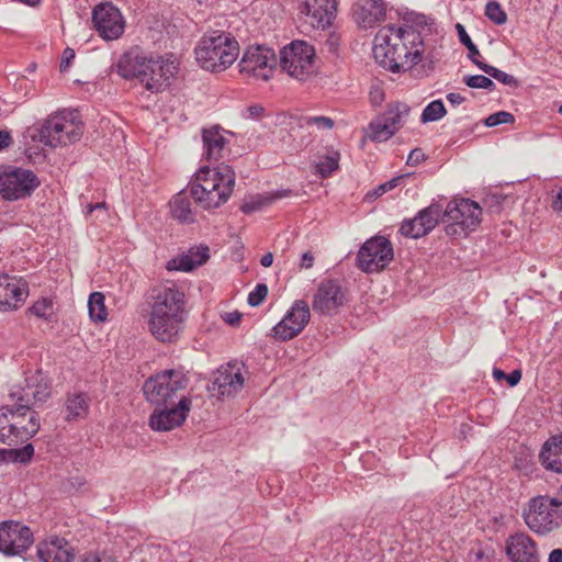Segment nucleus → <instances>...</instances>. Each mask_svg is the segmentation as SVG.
Instances as JSON below:
<instances>
[{
	"label": "nucleus",
	"instance_id": "24",
	"mask_svg": "<svg viewBox=\"0 0 562 562\" xmlns=\"http://www.w3.org/2000/svg\"><path fill=\"white\" fill-rule=\"evenodd\" d=\"M37 557L41 562H71L74 550L67 540L53 537L37 544Z\"/></svg>",
	"mask_w": 562,
	"mask_h": 562
},
{
	"label": "nucleus",
	"instance_id": "17",
	"mask_svg": "<svg viewBox=\"0 0 562 562\" xmlns=\"http://www.w3.org/2000/svg\"><path fill=\"white\" fill-rule=\"evenodd\" d=\"M33 543L31 529L18 521L0 524V552L5 557H15L25 552Z\"/></svg>",
	"mask_w": 562,
	"mask_h": 562
},
{
	"label": "nucleus",
	"instance_id": "38",
	"mask_svg": "<svg viewBox=\"0 0 562 562\" xmlns=\"http://www.w3.org/2000/svg\"><path fill=\"white\" fill-rule=\"evenodd\" d=\"M370 130L371 138L378 142H385L395 134L393 128L385 122V120H383L382 116L371 122Z\"/></svg>",
	"mask_w": 562,
	"mask_h": 562
},
{
	"label": "nucleus",
	"instance_id": "28",
	"mask_svg": "<svg viewBox=\"0 0 562 562\" xmlns=\"http://www.w3.org/2000/svg\"><path fill=\"white\" fill-rule=\"evenodd\" d=\"M186 191H180L170 200V214L173 220L181 224H192L195 222V213Z\"/></svg>",
	"mask_w": 562,
	"mask_h": 562
},
{
	"label": "nucleus",
	"instance_id": "58",
	"mask_svg": "<svg viewBox=\"0 0 562 562\" xmlns=\"http://www.w3.org/2000/svg\"><path fill=\"white\" fill-rule=\"evenodd\" d=\"M447 100L452 105H459V104H461L465 100V98L462 97L460 93L451 92V93L447 94Z\"/></svg>",
	"mask_w": 562,
	"mask_h": 562
},
{
	"label": "nucleus",
	"instance_id": "34",
	"mask_svg": "<svg viewBox=\"0 0 562 562\" xmlns=\"http://www.w3.org/2000/svg\"><path fill=\"white\" fill-rule=\"evenodd\" d=\"M105 297L101 292H93L88 300L89 315L93 322H104L106 319Z\"/></svg>",
	"mask_w": 562,
	"mask_h": 562
},
{
	"label": "nucleus",
	"instance_id": "40",
	"mask_svg": "<svg viewBox=\"0 0 562 562\" xmlns=\"http://www.w3.org/2000/svg\"><path fill=\"white\" fill-rule=\"evenodd\" d=\"M456 29L458 31L459 40L460 42L468 48L469 50V58L476 65V63H483L479 59L480 52L475 44L472 42L471 37L467 33L464 26L460 23L456 25Z\"/></svg>",
	"mask_w": 562,
	"mask_h": 562
},
{
	"label": "nucleus",
	"instance_id": "61",
	"mask_svg": "<svg viewBox=\"0 0 562 562\" xmlns=\"http://www.w3.org/2000/svg\"><path fill=\"white\" fill-rule=\"evenodd\" d=\"M106 204L105 202H98V203H89L87 206H86V213L87 214H91L93 211L95 210H102V209H105Z\"/></svg>",
	"mask_w": 562,
	"mask_h": 562
},
{
	"label": "nucleus",
	"instance_id": "4",
	"mask_svg": "<svg viewBox=\"0 0 562 562\" xmlns=\"http://www.w3.org/2000/svg\"><path fill=\"white\" fill-rule=\"evenodd\" d=\"M235 171L228 165L202 167L190 182V195L204 210L217 209L228 201L235 186Z\"/></svg>",
	"mask_w": 562,
	"mask_h": 562
},
{
	"label": "nucleus",
	"instance_id": "57",
	"mask_svg": "<svg viewBox=\"0 0 562 562\" xmlns=\"http://www.w3.org/2000/svg\"><path fill=\"white\" fill-rule=\"evenodd\" d=\"M263 112V108L260 105H250L247 108L248 117L257 119L259 117Z\"/></svg>",
	"mask_w": 562,
	"mask_h": 562
},
{
	"label": "nucleus",
	"instance_id": "20",
	"mask_svg": "<svg viewBox=\"0 0 562 562\" xmlns=\"http://www.w3.org/2000/svg\"><path fill=\"white\" fill-rule=\"evenodd\" d=\"M190 408L191 400L187 396L181 397L177 406L171 408L158 406L149 417V426L156 431H169L186 420Z\"/></svg>",
	"mask_w": 562,
	"mask_h": 562
},
{
	"label": "nucleus",
	"instance_id": "22",
	"mask_svg": "<svg viewBox=\"0 0 562 562\" xmlns=\"http://www.w3.org/2000/svg\"><path fill=\"white\" fill-rule=\"evenodd\" d=\"M29 295L27 282L9 274L0 276V311H15Z\"/></svg>",
	"mask_w": 562,
	"mask_h": 562
},
{
	"label": "nucleus",
	"instance_id": "18",
	"mask_svg": "<svg viewBox=\"0 0 562 562\" xmlns=\"http://www.w3.org/2000/svg\"><path fill=\"white\" fill-rule=\"evenodd\" d=\"M92 22L99 35L105 41L121 37L125 21L117 8L111 3H101L92 12Z\"/></svg>",
	"mask_w": 562,
	"mask_h": 562
},
{
	"label": "nucleus",
	"instance_id": "35",
	"mask_svg": "<svg viewBox=\"0 0 562 562\" xmlns=\"http://www.w3.org/2000/svg\"><path fill=\"white\" fill-rule=\"evenodd\" d=\"M29 313L38 318L50 322L55 316L54 302L49 297H41L29 308Z\"/></svg>",
	"mask_w": 562,
	"mask_h": 562
},
{
	"label": "nucleus",
	"instance_id": "44",
	"mask_svg": "<svg viewBox=\"0 0 562 562\" xmlns=\"http://www.w3.org/2000/svg\"><path fill=\"white\" fill-rule=\"evenodd\" d=\"M464 82L470 88L487 89L491 91L495 89V83L493 80L483 75L467 76L464 77Z\"/></svg>",
	"mask_w": 562,
	"mask_h": 562
},
{
	"label": "nucleus",
	"instance_id": "6",
	"mask_svg": "<svg viewBox=\"0 0 562 562\" xmlns=\"http://www.w3.org/2000/svg\"><path fill=\"white\" fill-rule=\"evenodd\" d=\"M83 124L76 111L61 110L50 114L38 128V138L49 147L66 146L78 142Z\"/></svg>",
	"mask_w": 562,
	"mask_h": 562
},
{
	"label": "nucleus",
	"instance_id": "30",
	"mask_svg": "<svg viewBox=\"0 0 562 562\" xmlns=\"http://www.w3.org/2000/svg\"><path fill=\"white\" fill-rule=\"evenodd\" d=\"M90 400L85 393L68 394L65 402V419L75 422L85 419L89 415Z\"/></svg>",
	"mask_w": 562,
	"mask_h": 562
},
{
	"label": "nucleus",
	"instance_id": "23",
	"mask_svg": "<svg viewBox=\"0 0 562 562\" xmlns=\"http://www.w3.org/2000/svg\"><path fill=\"white\" fill-rule=\"evenodd\" d=\"M505 550L512 562H539L538 547L525 532H516L506 540Z\"/></svg>",
	"mask_w": 562,
	"mask_h": 562
},
{
	"label": "nucleus",
	"instance_id": "63",
	"mask_svg": "<svg viewBox=\"0 0 562 562\" xmlns=\"http://www.w3.org/2000/svg\"><path fill=\"white\" fill-rule=\"evenodd\" d=\"M493 375L496 380L506 379V373L499 369H494Z\"/></svg>",
	"mask_w": 562,
	"mask_h": 562
},
{
	"label": "nucleus",
	"instance_id": "12",
	"mask_svg": "<svg viewBox=\"0 0 562 562\" xmlns=\"http://www.w3.org/2000/svg\"><path fill=\"white\" fill-rule=\"evenodd\" d=\"M394 258L392 243L376 235L366 240L357 254V267L366 273L384 270Z\"/></svg>",
	"mask_w": 562,
	"mask_h": 562
},
{
	"label": "nucleus",
	"instance_id": "26",
	"mask_svg": "<svg viewBox=\"0 0 562 562\" xmlns=\"http://www.w3.org/2000/svg\"><path fill=\"white\" fill-rule=\"evenodd\" d=\"M356 22L364 27H373L385 16L383 0H359L353 7Z\"/></svg>",
	"mask_w": 562,
	"mask_h": 562
},
{
	"label": "nucleus",
	"instance_id": "2",
	"mask_svg": "<svg viewBox=\"0 0 562 562\" xmlns=\"http://www.w3.org/2000/svg\"><path fill=\"white\" fill-rule=\"evenodd\" d=\"M424 42L413 26L385 25L374 37L373 56L385 69L401 72L422 60Z\"/></svg>",
	"mask_w": 562,
	"mask_h": 562
},
{
	"label": "nucleus",
	"instance_id": "45",
	"mask_svg": "<svg viewBox=\"0 0 562 562\" xmlns=\"http://www.w3.org/2000/svg\"><path fill=\"white\" fill-rule=\"evenodd\" d=\"M8 453L13 462L27 463L34 454V447L32 443H27L21 449L9 450Z\"/></svg>",
	"mask_w": 562,
	"mask_h": 562
},
{
	"label": "nucleus",
	"instance_id": "32",
	"mask_svg": "<svg viewBox=\"0 0 562 562\" xmlns=\"http://www.w3.org/2000/svg\"><path fill=\"white\" fill-rule=\"evenodd\" d=\"M409 111L411 108L407 104L396 102L390 104L386 111L381 116L396 133L402 127L404 120L409 114Z\"/></svg>",
	"mask_w": 562,
	"mask_h": 562
},
{
	"label": "nucleus",
	"instance_id": "7",
	"mask_svg": "<svg viewBox=\"0 0 562 562\" xmlns=\"http://www.w3.org/2000/svg\"><path fill=\"white\" fill-rule=\"evenodd\" d=\"M522 518L531 531L538 535L550 533L562 526V504L555 496H535L524 509Z\"/></svg>",
	"mask_w": 562,
	"mask_h": 562
},
{
	"label": "nucleus",
	"instance_id": "48",
	"mask_svg": "<svg viewBox=\"0 0 562 562\" xmlns=\"http://www.w3.org/2000/svg\"><path fill=\"white\" fill-rule=\"evenodd\" d=\"M268 294V286L265 283H259L256 285L255 290L251 291L248 295V304L250 306L260 305Z\"/></svg>",
	"mask_w": 562,
	"mask_h": 562
},
{
	"label": "nucleus",
	"instance_id": "29",
	"mask_svg": "<svg viewBox=\"0 0 562 562\" xmlns=\"http://www.w3.org/2000/svg\"><path fill=\"white\" fill-rule=\"evenodd\" d=\"M202 140L204 147L203 157L210 161H217L227 145V139L217 128H209L203 130Z\"/></svg>",
	"mask_w": 562,
	"mask_h": 562
},
{
	"label": "nucleus",
	"instance_id": "8",
	"mask_svg": "<svg viewBox=\"0 0 562 562\" xmlns=\"http://www.w3.org/2000/svg\"><path fill=\"white\" fill-rule=\"evenodd\" d=\"M481 217V206L470 199L454 200L442 207V223L449 236H467L479 226Z\"/></svg>",
	"mask_w": 562,
	"mask_h": 562
},
{
	"label": "nucleus",
	"instance_id": "16",
	"mask_svg": "<svg viewBox=\"0 0 562 562\" xmlns=\"http://www.w3.org/2000/svg\"><path fill=\"white\" fill-rule=\"evenodd\" d=\"M311 319V311L306 301L296 300L283 318L271 329V336L279 341H288L297 337Z\"/></svg>",
	"mask_w": 562,
	"mask_h": 562
},
{
	"label": "nucleus",
	"instance_id": "27",
	"mask_svg": "<svg viewBox=\"0 0 562 562\" xmlns=\"http://www.w3.org/2000/svg\"><path fill=\"white\" fill-rule=\"evenodd\" d=\"M209 257V247L199 246L191 248L188 254L169 261L167 268L169 270L191 271L206 262Z\"/></svg>",
	"mask_w": 562,
	"mask_h": 562
},
{
	"label": "nucleus",
	"instance_id": "46",
	"mask_svg": "<svg viewBox=\"0 0 562 562\" xmlns=\"http://www.w3.org/2000/svg\"><path fill=\"white\" fill-rule=\"evenodd\" d=\"M304 123L307 126H315L317 130H331L335 124L330 117L323 115L305 116Z\"/></svg>",
	"mask_w": 562,
	"mask_h": 562
},
{
	"label": "nucleus",
	"instance_id": "31",
	"mask_svg": "<svg viewBox=\"0 0 562 562\" xmlns=\"http://www.w3.org/2000/svg\"><path fill=\"white\" fill-rule=\"evenodd\" d=\"M290 194L289 190L283 191H276L270 194H257L254 196H250L248 200H246L243 205L240 206V210L245 214H251L254 212L260 211L263 207L270 205L272 202H274L278 199H282L284 196H288Z\"/></svg>",
	"mask_w": 562,
	"mask_h": 562
},
{
	"label": "nucleus",
	"instance_id": "56",
	"mask_svg": "<svg viewBox=\"0 0 562 562\" xmlns=\"http://www.w3.org/2000/svg\"><path fill=\"white\" fill-rule=\"evenodd\" d=\"M506 380L510 386H515L521 380V372L519 370H514L509 374H506Z\"/></svg>",
	"mask_w": 562,
	"mask_h": 562
},
{
	"label": "nucleus",
	"instance_id": "15",
	"mask_svg": "<svg viewBox=\"0 0 562 562\" xmlns=\"http://www.w3.org/2000/svg\"><path fill=\"white\" fill-rule=\"evenodd\" d=\"M278 64L274 52L263 45L250 46L239 61L243 75L267 81L271 78Z\"/></svg>",
	"mask_w": 562,
	"mask_h": 562
},
{
	"label": "nucleus",
	"instance_id": "14",
	"mask_svg": "<svg viewBox=\"0 0 562 562\" xmlns=\"http://www.w3.org/2000/svg\"><path fill=\"white\" fill-rule=\"evenodd\" d=\"M348 302V291L337 279H325L319 282L313 294L312 307L315 313L333 316L339 313Z\"/></svg>",
	"mask_w": 562,
	"mask_h": 562
},
{
	"label": "nucleus",
	"instance_id": "51",
	"mask_svg": "<svg viewBox=\"0 0 562 562\" xmlns=\"http://www.w3.org/2000/svg\"><path fill=\"white\" fill-rule=\"evenodd\" d=\"M82 562H116L112 557L106 554H89Z\"/></svg>",
	"mask_w": 562,
	"mask_h": 562
},
{
	"label": "nucleus",
	"instance_id": "21",
	"mask_svg": "<svg viewBox=\"0 0 562 562\" xmlns=\"http://www.w3.org/2000/svg\"><path fill=\"white\" fill-rule=\"evenodd\" d=\"M300 12L312 27L325 30L336 18L337 0H303Z\"/></svg>",
	"mask_w": 562,
	"mask_h": 562
},
{
	"label": "nucleus",
	"instance_id": "60",
	"mask_svg": "<svg viewBox=\"0 0 562 562\" xmlns=\"http://www.w3.org/2000/svg\"><path fill=\"white\" fill-rule=\"evenodd\" d=\"M548 562H562V549H554L550 552Z\"/></svg>",
	"mask_w": 562,
	"mask_h": 562
},
{
	"label": "nucleus",
	"instance_id": "10",
	"mask_svg": "<svg viewBox=\"0 0 562 562\" xmlns=\"http://www.w3.org/2000/svg\"><path fill=\"white\" fill-rule=\"evenodd\" d=\"M41 186L33 170L3 166L0 168V198L5 201H19L30 198Z\"/></svg>",
	"mask_w": 562,
	"mask_h": 562
},
{
	"label": "nucleus",
	"instance_id": "5",
	"mask_svg": "<svg viewBox=\"0 0 562 562\" xmlns=\"http://www.w3.org/2000/svg\"><path fill=\"white\" fill-rule=\"evenodd\" d=\"M194 52L195 59L203 69L223 71L237 59L239 44L233 34L215 30L201 37Z\"/></svg>",
	"mask_w": 562,
	"mask_h": 562
},
{
	"label": "nucleus",
	"instance_id": "37",
	"mask_svg": "<svg viewBox=\"0 0 562 562\" xmlns=\"http://www.w3.org/2000/svg\"><path fill=\"white\" fill-rule=\"evenodd\" d=\"M476 67L505 86L515 88L519 86V81L514 76L506 74L505 71L499 70L494 66L485 63H476Z\"/></svg>",
	"mask_w": 562,
	"mask_h": 562
},
{
	"label": "nucleus",
	"instance_id": "55",
	"mask_svg": "<svg viewBox=\"0 0 562 562\" xmlns=\"http://www.w3.org/2000/svg\"><path fill=\"white\" fill-rule=\"evenodd\" d=\"M12 143V137L10 132L0 131V150L9 147Z\"/></svg>",
	"mask_w": 562,
	"mask_h": 562
},
{
	"label": "nucleus",
	"instance_id": "3",
	"mask_svg": "<svg viewBox=\"0 0 562 562\" xmlns=\"http://www.w3.org/2000/svg\"><path fill=\"white\" fill-rule=\"evenodd\" d=\"M178 66V59L173 54L154 55L132 49L120 57L116 71L122 78H135L146 90L159 93L170 86Z\"/></svg>",
	"mask_w": 562,
	"mask_h": 562
},
{
	"label": "nucleus",
	"instance_id": "42",
	"mask_svg": "<svg viewBox=\"0 0 562 562\" xmlns=\"http://www.w3.org/2000/svg\"><path fill=\"white\" fill-rule=\"evenodd\" d=\"M486 16L497 25H502L506 22L507 15L502 9L501 4L496 1L487 2L485 7Z\"/></svg>",
	"mask_w": 562,
	"mask_h": 562
},
{
	"label": "nucleus",
	"instance_id": "64",
	"mask_svg": "<svg viewBox=\"0 0 562 562\" xmlns=\"http://www.w3.org/2000/svg\"><path fill=\"white\" fill-rule=\"evenodd\" d=\"M380 97H381L380 94H379V95H373V94H372V99H373V101H374V102H376V103L381 101V98H380Z\"/></svg>",
	"mask_w": 562,
	"mask_h": 562
},
{
	"label": "nucleus",
	"instance_id": "9",
	"mask_svg": "<svg viewBox=\"0 0 562 562\" xmlns=\"http://www.w3.org/2000/svg\"><path fill=\"white\" fill-rule=\"evenodd\" d=\"M279 64L282 71L304 81L316 72L315 49L306 42L294 41L280 50Z\"/></svg>",
	"mask_w": 562,
	"mask_h": 562
},
{
	"label": "nucleus",
	"instance_id": "13",
	"mask_svg": "<svg viewBox=\"0 0 562 562\" xmlns=\"http://www.w3.org/2000/svg\"><path fill=\"white\" fill-rule=\"evenodd\" d=\"M186 385L187 381L182 372L165 370L146 380L143 390L149 402L161 406L171 401L176 393L183 390Z\"/></svg>",
	"mask_w": 562,
	"mask_h": 562
},
{
	"label": "nucleus",
	"instance_id": "1",
	"mask_svg": "<svg viewBox=\"0 0 562 562\" xmlns=\"http://www.w3.org/2000/svg\"><path fill=\"white\" fill-rule=\"evenodd\" d=\"M148 305L149 333L160 342H176L183 331L187 316L184 293L172 282L158 284L151 289Z\"/></svg>",
	"mask_w": 562,
	"mask_h": 562
},
{
	"label": "nucleus",
	"instance_id": "39",
	"mask_svg": "<svg viewBox=\"0 0 562 562\" xmlns=\"http://www.w3.org/2000/svg\"><path fill=\"white\" fill-rule=\"evenodd\" d=\"M447 111L441 100L431 101L424 109L420 120L423 123L435 122L442 119Z\"/></svg>",
	"mask_w": 562,
	"mask_h": 562
},
{
	"label": "nucleus",
	"instance_id": "49",
	"mask_svg": "<svg viewBox=\"0 0 562 562\" xmlns=\"http://www.w3.org/2000/svg\"><path fill=\"white\" fill-rule=\"evenodd\" d=\"M425 157L426 156H425L423 149L415 148L409 153L406 164L409 166H417L418 164H420L422 161L425 160Z\"/></svg>",
	"mask_w": 562,
	"mask_h": 562
},
{
	"label": "nucleus",
	"instance_id": "43",
	"mask_svg": "<svg viewBox=\"0 0 562 562\" xmlns=\"http://www.w3.org/2000/svg\"><path fill=\"white\" fill-rule=\"evenodd\" d=\"M338 154L334 153L330 156L323 157L316 165L319 175L325 178L328 177L333 171L338 169Z\"/></svg>",
	"mask_w": 562,
	"mask_h": 562
},
{
	"label": "nucleus",
	"instance_id": "52",
	"mask_svg": "<svg viewBox=\"0 0 562 562\" xmlns=\"http://www.w3.org/2000/svg\"><path fill=\"white\" fill-rule=\"evenodd\" d=\"M223 319L231 326H237L241 319V314L237 311L229 312L223 316Z\"/></svg>",
	"mask_w": 562,
	"mask_h": 562
},
{
	"label": "nucleus",
	"instance_id": "19",
	"mask_svg": "<svg viewBox=\"0 0 562 562\" xmlns=\"http://www.w3.org/2000/svg\"><path fill=\"white\" fill-rule=\"evenodd\" d=\"M244 364L238 361L221 366L214 373L210 390L222 397L237 394L244 387Z\"/></svg>",
	"mask_w": 562,
	"mask_h": 562
},
{
	"label": "nucleus",
	"instance_id": "54",
	"mask_svg": "<svg viewBox=\"0 0 562 562\" xmlns=\"http://www.w3.org/2000/svg\"><path fill=\"white\" fill-rule=\"evenodd\" d=\"M402 179V177H397V178H393L392 180L381 184L379 188H378V192L379 194H383L392 189H394L398 181Z\"/></svg>",
	"mask_w": 562,
	"mask_h": 562
},
{
	"label": "nucleus",
	"instance_id": "41",
	"mask_svg": "<svg viewBox=\"0 0 562 562\" xmlns=\"http://www.w3.org/2000/svg\"><path fill=\"white\" fill-rule=\"evenodd\" d=\"M417 216L412 220H405L400 228V233L408 238H419L425 236V229H422Z\"/></svg>",
	"mask_w": 562,
	"mask_h": 562
},
{
	"label": "nucleus",
	"instance_id": "25",
	"mask_svg": "<svg viewBox=\"0 0 562 562\" xmlns=\"http://www.w3.org/2000/svg\"><path fill=\"white\" fill-rule=\"evenodd\" d=\"M538 458L547 471L562 473V431L550 436L542 443Z\"/></svg>",
	"mask_w": 562,
	"mask_h": 562
},
{
	"label": "nucleus",
	"instance_id": "33",
	"mask_svg": "<svg viewBox=\"0 0 562 562\" xmlns=\"http://www.w3.org/2000/svg\"><path fill=\"white\" fill-rule=\"evenodd\" d=\"M420 222L422 229H425V235L431 232L439 221L442 222V206L439 203H431L429 206L423 209L416 215Z\"/></svg>",
	"mask_w": 562,
	"mask_h": 562
},
{
	"label": "nucleus",
	"instance_id": "36",
	"mask_svg": "<svg viewBox=\"0 0 562 562\" xmlns=\"http://www.w3.org/2000/svg\"><path fill=\"white\" fill-rule=\"evenodd\" d=\"M13 411V403L7 404L0 408V441L3 443H12L11 430V413Z\"/></svg>",
	"mask_w": 562,
	"mask_h": 562
},
{
	"label": "nucleus",
	"instance_id": "53",
	"mask_svg": "<svg viewBox=\"0 0 562 562\" xmlns=\"http://www.w3.org/2000/svg\"><path fill=\"white\" fill-rule=\"evenodd\" d=\"M314 265V256L311 251H306L301 257L300 267L302 269H310Z\"/></svg>",
	"mask_w": 562,
	"mask_h": 562
},
{
	"label": "nucleus",
	"instance_id": "59",
	"mask_svg": "<svg viewBox=\"0 0 562 562\" xmlns=\"http://www.w3.org/2000/svg\"><path fill=\"white\" fill-rule=\"evenodd\" d=\"M552 209L557 212H562V188L555 195L553 202H552Z\"/></svg>",
	"mask_w": 562,
	"mask_h": 562
},
{
	"label": "nucleus",
	"instance_id": "11",
	"mask_svg": "<svg viewBox=\"0 0 562 562\" xmlns=\"http://www.w3.org/2000/svg\"><path fill=\"white\" fill-rule=\"evenodd\" d=\"M13 411L11 413L12 442L29 440L40 429L38 414L31 408L29 393H11Z\"/></svg>",
	"mask_w": 562,
	"mask_h": 562
},
{
	"label": "nucleus",
	"instance_id": "50",
	"mask_svg": "<svg viewBox=\"0 0 562 562\" xmlns=\"http://www.w3.org/2000/svg\"><path fill=\"white\" fill-rule=\"evenodd\" d=\"M74 58H75V50L72 48L67 47L63 53V58H61L60 66H59L60 71H66L69 68L70 63Z\"/></svg>",
	"mask_w": 562,
	"mask_h": 562
},
{
	"label": "nucleus",
	"instance_id": "47",
	"mask_svg": "<svg viewBox=\"0 0 562 562\" xmlns=\"http://www.w3.org/2000/svg\"><path fill=\"white\" fill-rule=\"evenodd\" d=\"M515 117L512 113L506 111H499L491 114L485 119V125L488 127L497 126L504 123H513Z\"/></svg>",
	"mask_w": 562,
	"mask_h": 562
},
{
	"label": "nucleus",
	"instance_id": "62",
	"mask_svg": "<svg viewBox=\"0 0 562 562\" xmlns=\"http://www.w3.org/2000/svg\"><path fill=\"white\" fill-rule=\"evenodd\" d=\"M272 262H273V255L271 252H267L266 255H263L261 257V260H260L261 266L268 268L272 265Z\"/></svg>",
	"mask_w": 562,
	"mask_h": 562
}]
</instances>
